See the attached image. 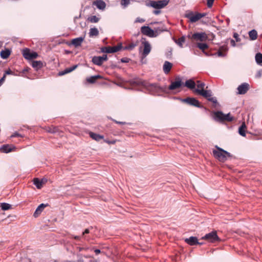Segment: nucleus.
<instances>
[{
	"mask_svg": "<svg viewBox=\"0 0 262 262\" xmlns=\"http://www.w3.org/2000/svg\"><path fill=\"white\" fill-rule=\"evenodd\" d=\"M90 262H98V261L97 260H95V261L90 260Z\"/></svg>",
	"mask_w": 262,
	"mask_h": 262,
	"instance_id": "nucleus-62",
	"label": "nucleus"
},
{
	"mask_svg": "<svg viewBox=\"0 0 262 262\" xmlns=\"http://www.w3.org/2000/svg\"><path fill=\"white\" fill-rule=\"evenodd\" d=\"M258 77H260V73H259V74H258Z\"/></svg>",
	"mask_w": 262,
	"mask_h": 262,
	"instance_id": "nucleus-63",
	"label": "nucleus"
},
{
	"mask_svg": "<svg viewBox=\"0 0 262 262\" xmlns=\"http://www.w3.org/2000/svg\"><path fill=\"white\" fill-rule=\"evenodd\" d=\"M153 30L154 34L156 35V37H157L161 33L165 31L164 29L161 27L155 28Z\"/></svg>",
	"mask_w": 262,
	"mask_h": 262,
	"instance_id": "nucleus-34",
	"label": "nucleus"
},
{
	"mask_svg": "<svg viewBox=\"0 0 262 262\" xmlns=\"http://www.w3.org/2000/svg\"><path fill=\"white\" fill-rule=\"evenodd\" d=\"M172 63L170 62L167 61H165L163 68L164 72L165 74H168L170 72L172 68Z\"/></svg>",
	"mask_w": 262,
	"mask_h": 262,
	"instance_id": "nucleus-19",
	"label": "nucleus"
},
{
	"mask_svg": "<svg viewBox=\"0 0 262 262\" xmlns=\"http://www.w3.org/2000/svg\"><path fill=\"white\" fill-rule=\"evenodd\" d=\"M5 78H6V76H5V75H4L3 77L1 79H0V86L2 85V83L5 81Z\"/></svg>",
	"mask_w": 262,
	"mask_h": 262,
	"instance_id": "nucleus-50",
	"label": "nucleus"
},
{
	"mask_svg": "<svg viewBox=\"0 0 262 262\" xmlns=\"http://www.w3.org/2000/svg\"><path fill=\"white\" fill-rule=\"evenodd\" d=\"M122 46L121 45H119L117 46L111 47H104L101 48V52L104 53H115L119 51Z\"/></svg>",
	"mask_w": 262,
	"mask_h": 262,
	"instance_id": "nucleus-9",
	"label": "nucleus"
},
{
	"mask_svg": "<svg viewBox=\"0 0 262 262\" xmlns=\"http://www.w3.org/2000/svg\"><path fill=\"white\" fill-rule=\"evenodd\" d=\"M200 19L203 17H205L207 14L206 13H199Z\"/></svg>",
	"mask_w": 262,
	"mask_h": 262,
	"instance_id": "nucleus-53",
	"label": "nucleus"
},
{
	"mask_svg": "<svg viewBox=\"0 0 262 262\" xmlns=\"http://www.w3.org/2000/svg\"><path fill=\"white\" fill-rule=\"evenodd\" d=\"M197 89H204L205 84L204 82H201L200 81H197Z\"/></svg>",
	"mask_w": 262,
	"mask_h": 262,
	"instance_id": "nucleus-38",
	"label": "nucleus"
},
{
	"mask_svg": "<svg viewBox=\"0 0 262 262\" xmlns=\"http://www.w3.org/2000/svg\"><path fill=\"white\" fill-rule=\"evenodd\" d=\"M233 37L235 39L236 41L238 42L241 41V39L239 37V35L237 33H233Z\"/></svg>",
	"mask_w": 262,
	"mask_h": 262,
	"instance_id": "nucleus-43",
	"label": "nucleus"
},
{
	"mask_svg": "<svg viewBox=\"0 0 262 262\" xmlns=\"http://www.w3.org/2000/svg\"><path fill=\"white\" fill-rule=\"evenodd\" d=\"M23 137V136L21 135H20V134H19L17 133V132H15V133H14L13 134H12V135L11 136V137H11V138H13V137Z\"/></svg>",
	"mask_w": 262,
	"mask_h": 262,
	"instance_id": "nucleus-46",
	"label": "nucleus"
},
{
	"mask_svg": "<svg viewBox=\"0 0 262 262\" xmlns=\"http://www.w3.org/2000/svg\"><path fill=\"white\" fill-rule=\"evenodd\" d=\"M77 67V65H74L72 66L71 68H67V74L70 73L74 71Z\"/></svg>",
	"mask_w": 262,
	"mask_h": 262,
	"instance_id": "nucleus-39",
	"label": "nucleus"
},
{
	"mask_svg": "<svg viewBox=\"0 0 262 262\" xmlns=\"http://www.w3.org/2000/svg\"><path fill=\"white\" fill-rule=\"evenodd\" d=\"M185 242L191 246L197 245V243H198V238L195 236H190L189 238H187L185 239Z\"/></svg>",
	"mask_w": 262,
	"mask_h": 262,
	"instance_id": "nucleus-17",
	"label": "nucleus"
},
{
	"mask_svg": "<svg viewBox=\"0 0 262 262\" xmlns=\"http://www.w3.org/2000/svg\"><path fill=\"white\" fill-rule=\"evenodd\" d=\"M174 42L177 43L180 47H183V43L185 42V36H182L180 37L178 39H175Z\"/></svg>",
	"mask_w": 262,
	"mask_h": 262,
	"instance_id": "nucleus-27",
	"label": "nucleus"
},
{
	"mask_svg": "<svg viewBox=\"0 0 262 262\" xmlns=\"http://www.w3.org/2000/svg\"><path fill=\"white\" fill-rule=\"evenodd\" d=\"M191 39L196 41H205L208 39V36L205 32H196L192 34Z\"/></svg>",
	"mask_w": 262,
	"mask_h": 262,
	"instance_id": "nucleus-8",
	"label": "nucleus"
},
{
	"mask_svg": "<svg viewBox=\"0 0 262 262\" xmlns=\"http://www.w3.org/2000/svg\"><path fill=\"white\" fill-rule=\"evenodd\" d=\"M90 233L89 229H86L82 233V236L85 240L89 241L90 238L85 235Z\"/></svg>",
	"mask_w": 262,
	"mask_h": 262,
	"instance_id": "nucleus-37",
	"label": "nucleus"
},
{
	"mask_svg": "<svg viewBox=\"0 0 262 262\" xmlns=\"http://www.w3.org/2000/svg\"><path fill=\"white\" fill-rule=\"evenodd\" d=\"M217 150H213V154L214 157L221 162H224L226 161L228 158L230 157L231 154L228 151L223 149L222 148L215 146Z\"/></svg>",
	"mask_w": 262,
	"mask_h": 262,
	"instance_id": "nucleus-2",
	"label": "nucleus"
},
{
	"mask_svg": "<svg viewBox=\"0 0 262 262\" xmlns=\"http://www.w3.org/2000/svg\"><path fill=\"white\" fill-rule=\"evenodd\" d=\"M214 119L216 121H232L233 120V118L230 116V113L224 114L221 111H217L214 112Z\"/></svg>",
	"mask_w": 262,
	"mask_h": 262,
	"instance_id": "nucleus-4",
	"label": "nucleus"
},
{
	"mask_svg": "<svg viewBox=\"0 0 262 262\" xmlns=\"http://www.w3.org/2000/svg\"><path fill=\"white\" fill-rule=\"evenodd\" d=\"M130 59L127 57H124L121 59V62L122 63H128Z\"/></svg>",
	"mask_w": 262,
	"mask_h": 262,
	"instance_id": "nucleus-45",
	"label": "nucleus"
},
{
	"mask_svg": "<svg viewBox=\"0 0 262 262\" xmlns=\"http://www.w3.org/2000/svg\"><path fill=\"white\" fill-rule=\"evenodd\" d=\"M154 14L158 15L161 13V11L159 10H156L153 11Z\"/></svg>",
	"mask_w": 262,
	"mask_h": 262,
	"instance_id": "nucleus-54",
	"label": "nucleus"
},
{
	"mask_svg": "<svg viewBox=\"0 0 262 262\" xmlns=\"http://www.w3.org/2000/svg\"><path fill=\"white\" fill-rule=\"evenodd\" d=\"M48 206V204H40L37 208H36V210L35 211L33 216L35 217H37L42 211L43 209Z\"/></svg>",
	"mask_w": 262,
	"mask_h": 262,
	"instance_id": "nucleus-18",
	"label": "nucleus"
},
{
	"mask_svg": "<svg viewBox=\"0 0 262 262\" xmlns=\"http://www.w3.org/2000/svg\"><path fill=\"white\" fill-rule=\"evenodd\" d=\"M100 18L95 15H92L88 18V20L92 23H96L99 21Z\"/></svg>",
	"mask_w": 262,
	"mask_h": 262,
	"instance_id": "nucleus-35",
	"label": "nucleus"
},
{
	"mask_svg": "<svg viewBox=\"0 0 262 262\" xmlns=\"http://www.w3.org/2000/svg\"><path fill=\"white\" fill-rule=\"evenodd\" d=\"M203 244V243H201V242H198V243H197V245H202Z\"/></svg>",
	"mask_w": 262,
	"mask_h": 262,
	"instance_id": "nucleus-61",
	"label": "nucleus"
},
{
	"mask_svg": "<svg viewBox=\"0 0 262 262\" xmlns=\"http://www.w3.org/2000/svg\"><path fill=\"white\" fill-rule=\"evenodd\" d=\"M13 148H14V146H11L9 145H4L1 147L0 150L3 152L8 153L12 151Z\"/></svg>",
	"mask_w": 262,
	"mask_h": 262,
	"instance_id": "nucleus-23",
	"label": "nucleus"
},
{
	"mask_svg": "<svg viewBox=\"0 0 262 262\" xmlns=\"http://www.w3.org/2000/svg\"><path fill=\"white\" fill-rule=\"evenodd\" d=\"M202 239L207 240L211 243H214L216 241H220V238L215 231H213L206 234L205 236L202 237Z\"/></svg>",
	"mask_w": 262,
	"mask_h": 262,
	"instance_id": "nucleus-6",
	"label": "nucleus"
},
{
	"mask_svg": "<svg viewBox=\"0 0 262 262\" xmlns=\"http://www.w3.org/2000/svg\"><path fill=\"white\" fill-rule=\"evenodd\" d=\"M10 55V51L7 49L5 50H2L1 52V56L3 59L7 58Z\"/></svg>",
	"mask_w": 262,
	"mask_h": 262,
	"instance_id": "nucleus-30",
	"label": "nucleus"
},
{
	"mask_svg": "<svg viewBox=\"0 0 262 262\" xmlns=\"http://www.w3.org/2000/svg\"><path fill=\"white\" fill-rule=\"evenodd\" d=\"M185 17L189 19L191 23H195L200 19V15L199 13L194 14L193 12L190 11L187 13L185 15Z\"/></svg>",
	"mask_w": 262,
	"mask_h": 262,
	"instance_id": "nucleus-13",
	"label": "nucleus"
},
{
	"mask_svg": "<svg viewBox=\"0 0 262 262\" xmlns=\"http://www.w3.org/2000/svg\"><path fill=\"white\" fill-rule=\"evenodd\" d=\"M136 46V44L132 43H130L129 45L128 48L129 49H133Z\"/></svg>",
	"mask_w": 262,
	"mask_h": 262,
	"instance_id": "nucleus-51",
	"label": "nucleus"
},
{
	"mask_svg": "<svg viewBox=\"0 0 262 262\" xmlns=\"http://www.w3.org/2000/svg\"><path fill=\"white\" fill-rule=\"evenodd\" d=\"M84 37H79L76 38H74L72 40L71 42L69 45H73L75 47L77 48L81 46Z\"/></svg>",
	"mask_w": 262,
	"mask_h": 262,
	"instance_id": "nucleus-15",
	"label": "nucleus"
},
{
	"mask_svg": "<svg viewBox=\"0 0 262 262\" xmlns=\"http://www.w3.org/2000/svg\"><path fill=\"white\" fill-rule=\"evenodd\" d=\"M249 89V84L247 83H243L237 87L238 94L244 95L247 93Z\"/></svg>",
	"mask_w": 262,
	"mask_h": 262,
	"instance_id": "nucleus-14",
	"label": "nucleus"
},
{
	"mask_svg": "<svg viewBox=\"0 0 262 262\" xmlns=\"http://www.w3.org/2000/svg\"><path fill=\"white\" fill-rule=\"evenodd\" d=\"M89 136L91 138L96 140V141H99L100 140L104 138L103 136L91 132L89 133Z\"/></svg>",
	"mask_w": 262,
	"mask_h": 262,
	"instance_id": "nucleus-20",
	"label": "nucleus"
},
{
	"mask_svg": "<svg viewBox=\"0 0 262 262\" xmlns=\"http://www.w3.org/2000/svg\"><path fill=\"white\" fill-rule=\"evenodd\" d=\"M197 47H198L200 50H202L203 53L205 54L206 55L208 56V54L207 52H205L204 50L208 48V46L206 43H198Z\"/></svg>",
	"mask_w": 262,
	"mask_h": 262,
	"instance_id": "nucleus-28",
	"label": "nucleus"
},
{
	"mask_svg": "<svg viewBox=\"0 0 262 262\" xmlns=\"http://www.w3.org/2000/svg\"><path fill=\"white\" fill-rule=\"evenodd\" d=\"M112 119V120H113L114 122H115L117 124H121V125H124V124H126V123L125 122L118 121L115 119Z\"/></svg>",
	"mask_w": 262,
	"mask_h": 262,
	"instance_id": "nucleus-48",
	"label": "nucleus"
},
{
	"mask_svg": "<svg viewBox=\"0 0 262 262\" xmlns=\"http://www.w3.org/2000/svg\"><path fill=\"white\" fill-rule=\"evenodd\" d=\"M0 207L3 210H7L11 208V205L6 203H3L1 204Z\"/></svg>",
	"mask_w": 262,
	"mask_h": 262,
	"instance_id": "nucleus-36",
	"label": "nucleus"
},
{
	"mask_svg": "<svg viewBox=\"0 0 262 262\" xmlns=\"http://www.w3.org/2000/svg\"><path fill=\"white\" fill-rule=\"evenodd\" d=\"M194 92L206 98L208 101L212 102L214 106L216 107L219 104L217 99L215 97H212L211 90H205L204 89H195Z\"/></svg>",
	"mask_w": 262,
	"mask_h": 262,
	"instance_id": "nucleus-3",
	"label": "nucleus"
},
{
	"mask_svg": "<svg viewBox=\"0 0 262 262\" xmlns=\"http://www.w3.org/2000/svg\"><path fill=\"white\" fill-rule=\"evenodd\" d=\"M255 61L256 63L258 64H261L262 63V54L260 53H257L255 55Z\"/></svg>",
	"mask_w": 262,
	"mask_h": 262,
	"instance_id": "nucleus-33",
	"label": "nucleus"
},
{
	"mask_svg": "<svg viewBox=\"0 0 262 262\" xmlns=\"http://www.w3.org/2000/svg\"><path fill=\"white\" fill-rule=\"evenodd\" d=\"M74 238H75V239H78V240H79V239H80V236H75L74 237Z\"/></svg>",
	"mask_w": 262,
	"mask_h": 262,
	"instance_id": "nucleus-60",
	"label": "nucleus"
},
{
	"mask_svg": "<svg viewBox=\"0 0 262 262\" xmlns=\"http://www.w3.org/2000/svg\"><path fill=\"white\" fill-rule=\"evenodd\" d=\"M102 61L104 62L105 61L107 60V56L106 54H103L102 56H100Z\"/></svg>",
	"mask_w": 262,
	"mask_h": 262,
	"instance_id": "nucleus-49",
	"label": "nucleus"
},
{
	"mask_svg": "<svg viewBox=\"0 0 262 262\" xmlns=\"http://www.w3.org/2000/svg\"><path fill=\"white\" fill-rule=\"evenodd\" d=\"M217 54L219 57H224L226 55L225 54H224L223 52L220 50L218 51Z\"/></svg>",
	"mask_w": 262,
	"mask_h": 262,
	"instance_id": "nucleus-47",
	"label": "nucleus"
},
{
	"mask_svg": "<svg viewBox=\"0 0 262 262\" xmlns=\"http://www.w3.org/2000/svg\"><path fill=\"white\" fill-rule=\"evenodd\" d=\"M32 66L34 68L38 69L42 67V63L40 61H33Z\"/></svg>",
	"mask_w": 262,
	"mask_h": 262,
	"instance_id": "nucleus-31",
	"label": "nucleus"
},
{
	"mask_svg": "<svg viewBox=\"0 0 262 262\" xmlns=\"http://www.w3.org/2000/svg\"><path fill=\"white\" fill-rule=\"evenodd\" d=\"M12 73V72L11 71V70H7L5 72V73L4 75H10Z\"/></svg>",
	"mask_w": 262,
	"mask_h": 262,
	"instance_id": "nucleus-56",
	"label": "nucleus"
},
{
	"mask_svg": "<svg viewBox=\"0 0 262 262\" xmlns=\"http://www.w3.org/2000/svg\"><path fill=\"white\" fill-rule=\"evenodd\" d=\"M44 183L43 180H39L38 178H35L33 180V184L36 186L38 189H40Z\"/></svg>",
	"mask_w": 262,
	"mask_h": 262,
	"instance_id": "nucleus-25",
	"label": "nucleus"
},
{
	"mask_svg": "<svg viewBox=\"0 0 262 262\" xmlns=\"http://www.w3.org/2000/svg\"><path fill=\"white\" fill-rule=\"evenodd\" d=\"M99 34V31L96 28H91L89 32L90 37L96 36Z\"/></svg>",
	"mask_w": 262,
	"mask_h": 262,
	"instance_id": "nucleus-29",
	"label": "nucleus"
},
{
	"mask_svg": "<svg viewBox=\"0 0 262 262\" xmlns=\"http://www.w3.org/2000/svg\"><path fill=\"white\" fill-rule=\"evenodd\" d=\"M101 78V76L99 75L92 76L86 78V81L88 83L93 84L96 82L97 79H98L99 78Z\"/></svg>",
	"mask_w": 262,
	"mask_h": 262,
	"instance_id": "nucleus-24",
	"label": "nucleus"
},
{
	"mask_svg": "<svg viewBox=\"0 0 262 262\" xmlns=\"http://www.w3.org/2000/svg\"><path fill=\"white\" fill-rule=\"evenodd\" d=\"M105 142L108 144H114L115 143V141H108V140H105Z\"/></svg>",
	"mask_w": 262,
	"mask_h": 262,
	"instance_id": "nucleus-57",
	"label": "nucleus"
},
{
	"mask_svg": "<svg viewBox=\"0 0 262 262\" xmlns=\"http://www.w3.org/2000/svg\"><path fill=\"white\" fill-rule=\"evenodd\" d=\"M145 21V20L143 18H141L140 17H137L136 20H135V23H144Z\"/></svg>",
	"mask_w": 262,
	"mask_h": 262,
	"instance_id": "nucleus-42",
	"label": "nucleus"
},
{
	"mask_svg": "<svg viewBox=\"0 0 262 262\" xmlns=\"http://www.w3.org/2000/svg\"><path fill=\"white\" fill-rule=\"evenodd\" d=\"M92 61L94 64L98 66H101L103 63L100 56H94L92 58Z\"/></svg>",
	"mask_w": 262,
	"mask_h": 262,
	"instance_id": "nucleus-21",
	"label": "nucleus"
},
{
	"mask_svg": "<svg viewBox=\"0 0 262 262\" xmlns=\"http://www.w3.org/2000/svg\"><path fill=\"white\" fill-rule=\"evenodd\" d=\"M93 5L100 10H103L106 7L105 3L102 0H97L93 2Z\"/></svg>",
	"mask_w": 262,
	"mask_h": 262,
	"instance_id": "nucleus-16",
	"label": "nucleus"
},
{
	"mask_svg": "<svg viewBox=\"0 0 262 262\" xmlns=\"http://www.w3.org/2000/svg\"><path fill=\"white\" fill-rule=\"evenodd\" d=\"M23 56L27 59H32L37 58L38 54L36 52H31L30 50L26 48L23 51Z\"/></svg>",
	"mask_w": 262,
	"mask_h": 262,
	"instance_id": "nucleus-11",
	"label": "nucleus"
},
{
	"mask_svg": "<svg viewBox=\"0 0 262 262\" xmlns=\"http://www.w3.org/2000/svg\"><path fill=\"white\" fill-rule=\"evenodd\" d=\"M170 0L150 1L149 6L157 9H160L168 5Z\"/></svg>",
	"mask_w": 262,
	"mask_h": 262,
	"instance_id": "nucleus-5",
	"label": "nucleus"
},
{
	"mask_svg": "<svg viewBox=\"0 0 262 262\" xmlns=\"http://www.w3.org/2000/svg\"><path fill=\"white\" fill-rule=\"evenodd\" d=\"M228 49V48L227 47V46L225 45L221 46L219 49V50L222 51L223 52H226L227 51Z\"/></svg>",
	"mask_w": 262,
	"mask_h": 262,
	"instance_id": "nucleus-40",
	"label": "nucleus"
},
{
	"mask_svg": "<svg viewBox=\"0 0 262 262\" xmlns=\"http://www.w3.org/2000/svg\"><path fill=\"white\" fill-rule=\"evenodd\" d=\"M230 42H231V46L232 47H235L236 46L235 42V41L233 39H231Z\"/></svg>",
	"mask_w": 262,
	"mask_h": 262,
	"instance_id": "nucleus-55",
	"label": "nucleus"
},
{
	"mask_svg": "<svg viewBox=\"0 0 262 262\" xmlns=\"http://www.w3.org/2000/svg\"><path fill=\"white\" fill-rule=\"evenodd\" d=\"M245 128L246 125L244 123H243L238 128L239 134L243 137L246 136Z\"/></svg>",
	"mask_w": 262,
	"mask_h": 262,
	"instance_id": "nucleus-32",
	"label": "nucleus"
},
{
	"mask_svg": "<svg viewBox=\"0 0 262 262\" xmlns=\"http://www.w3.org/2000/svg\"><path fill=\"white\" fill-rule=\"evenodd\" d=\"M141 33L149 37H156V35L154 34V30L151 29L148 26H142L141 28Z\"/></svg>",
	"mask_w": 262,
	"mask_h": 262,
	"instance_id": "nucleus-12",
	"label": "nucleus"
},
{
	"mask_svg": "<svg viewBox=\"0 0 262 262\" xmlns=\"http://www.w3.org/2000/svg\"><path fill=\"white\" fill-rule=\"evenodd\" d=\"M214 0H207V5L208 8L212 7Z\"/></svg>",
	"mask_w": 262,
	"mask_h": 262,
	"instance_id": "nucleus-41",
	"label": "nucleus"
},
{
	"mask_svg": "<svg viewBox=\"0 0 262 262\" xmlns=\"http://www.w3.org/2000/svg\"><path fill=\"white\" fill-rule=\"evenodd\" d=\"M77 262H84V261L82 258H80L77 260Z\"/></svg>",
	"mask_w": 262,
	"mask_h": 262,
	"instance_id": "nucleus-59",
	"label": "nucleus"
},
{
	"mask_svg": "<svg viewBox=\"0 0 262 262\" xmlns=\"http://www.w3.org/2000/svg\"><path fill=\"white\" fill-rule=\"evenodd\" d=\"M140 84L142 85L148 91L154 95H159L161 93H167L168 90L173 91L180 88L183 84L180 77H177L175 80L171 81V84L167 88L166 85L160 86L157 83H150L147 81H142Z\"/></svg>",
	"mask_w": 262,
	"mask_h": 262,
	"instance_id": "nucleus-1",
	"label": "nucleus"
},
{
	"mask_svg": "<svg viewBox=\"0 0 262 262\" xmlns=\"http://www.w3.org/2000/svg\"><path fill=\"white\" fill-rule=\"evenodd\" d=\"M67 54L69 53L70 52H68V51H66Z\"/></svg>",
	"mask_w": 262,
	"mask_h": 262,
	"instance_id": "nucleus-64",
	"label": "nucleus"
},
{
	"mask_svg": "<svg viewBox=\"0 0 262 262\" xmlns=\"http://www.w3.org/2000/svg\"><path fill=\"white\" fill-rule=\"evenodd\" d=\"M66 74V70L61 71V72H60L58 73V76H62V75H64Z\"/></svg>",
	"mask_w": 262,
	"mask_h": 262,
	"instance_id": "nucleus-52",
	"label": "nucleus"
},
{
	"mask_svg": "<svg viewBox=\"0 0 262 262\" xmlns=\"http://www.w3.org/2000/svg\"><path fill=\"white\" fill-rule=\"evenodd\" d=\"M184 85L187 88L192 90L195 88L196 84L192 79H189L186 81Z\"/></svg>",
	"mask_w": 262,
	"mask_h": 262,
	"instance_id": "nucleus-22",
	"label": "nucleus"
},
{
	"mask_svg": "<svg viewBox=\"0 0 262 262\" xmlns=\"http://www.w3.org/2000/svg\"><path fill=\"white\" fill-rule=\"evenodd\" d=\"M142 40H143L142 43L144 47L142 52V56L145 57L150 52L151 47L150 43L148 41L145 40V38H142Z\"/></svg>",
	"mask_w": 262,
	"mask_h": 262,
	"instance_id": "nucleus-10",
	"label": "nucleus"
},
{
	"mask_svg": "<svg viewBox=\"0 0 262 262\" xmlns=\"http://www.w3.org/2000/svg\"><path fill=\"white\" fill-rule=\"evenodd\" d=\"M100 252H101V251H100V250L99 249H96V250H95V253H96V254H99V253H100Z\"/></svg>",
	"mask_w": 262,
	"mask_h": 262,
	"instance_id": "nucleus-58",
	"label": "nucleus"
},
{
	"mask_svg": "<svg viewBox=\"0 0 262 262\" xmlns=\"http://www.w3.org/2000/svg\"><path fill=\"white\" fill-rule=\"evenodd\" d=\"M249 36L250 40H256L257 38V32L255 30L253 29L249 32Z\"/></svg>",
	"mask_w": 262,
	"mask_h": 262,
	"instance_id": "nucleus-26",
	"label": "nucleus"
},
{
	"mask_svg": "<svg viewBox=\"0 0 262 262\" xmlns=\"http://www.w3.org/2000/svg\"><path fill=\"white\" fill-rule=\"evenodd\" d=\"M129 4V0H122L121 1V4L125 7L127 6Z\"/></svg>",
	"mask_w": 262,
	"mask_h": 262,
	"instance_id": "nucleus-44",
	"label": "nucleus"
},
{
	"mask_svg": "<svg viewBox=\"0 0 262 262\" xmlns=\"http://www.w3.org/2000/svg\"><path fill=\"white\" fill-rule=\"evenodd\" d=\"M181 101L184 103H186L189 105L195 106L199 108H201L202 106L200 105L199 101L193 97H187L185 99H181Z\"/></svg>",
	"mask_w": 262,
	"mask_h": 262,
	"instance_id": "nucleus-7",
	"label": "nucleus"
}]
</instances>
